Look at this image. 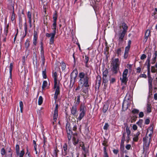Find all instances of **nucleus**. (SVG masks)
Masks as SVG:
<instances>
[{"label": "nucleus", "instance_id": "obj_36", "mask_svg": "<svg viewBox=\"0 0 157 157\" xmlns=\"http://www.w3.org/2000/svg\"><path fill=\"white\" fill-rule=\"evenodd\" d=\"M57 73L55 72L53 74V76L54 78V83L55 82H57Z\"/></svg>", "mask_w": 157, "mask_h": 157}, {"label": "nucleus", "instance_id": "obj_24", "mask_svg": "<svg viewBox=\"0 0 157 157\" xmlns=\"http://www.w3.org/2000/svg\"><path fill=\"white\" fill-rule=\"evenodd\" d=\"M108 106L107 103H105L104 105L103 108V111L104 113H105L107 110Z\"/></svg>", "mask_w": 157, "mask_h": 157}, {"label": "nucleus", "instance_id": "obj_3", "mask_svg": "<svg viewBox=\"0 0 157 157\" xmlns=\"http://www.w3.org/2000/svg\"><path fill=\"white\" fill-rule=\"evenodd\" d=\"M111 64L113 67V72L116 74L119 70V60L118 59H112Z\"/></svg>", "mask_w": 157, "mask_h": 157}, {"label": "nucleus", "instance_id": "obj_46", "mask_svg": "<svg viewBox=\"0 0 157 157\" xmlns=\"http://www.w3.org/2000/svg\"><path fill=\"white\" fill-rule=\"evenodd\" d=\"M42 74L43 78H46V71L45 70L44 71H42Z\"/></svg>", "mask_w": 157, "mask_h": 157}, {"label": "nucleus", "instance_id": "obj_40", "mask_svg": "<svg viewBox=\"0 0 157 157\" xmlns=\"http://www.w3.org/2000/svg\"><path fill=\"white\" fill-rule=\"evenodd\" d=\"M25 154L24 151L23 150H22L21 151L20 153L18 155H19V157H23Z\"/></svg>", "mask_w": 157, "mask_h": 157}, {"label": "nucleus", "instance_id": "obj_63", "mask_svg": "<svg viewBox=\"0 0 157 157\" xmlns=\"http://www.w3.org/2000/svg\"><path fill=\"white\" fill-rule=\"evenodd\" d=\"M68 139L69 140H70L71 138V134L67 135Z\"/></svg>", "mask_w": 157, "mask_h": 157}, {"label": "nucleus", "instance_id": "obj_53", "mask_svg": "<svg viewBox=\"0 0 157 157\" xmlns=\"http://www.w3.org/2000/svg\"><path fill=\"white\" fill-rule=\"evenodd\" d=\"M133 140L135 141H137L138 140V136H135L133 138Z\"/></svg>", "mask_w": 157, "mask_h": 157}, {"label": "nucleus", "instance_id": "obj_57", "mask_svg": "<svg viewBox=\"0 0 157 157\" xmlns=\"http://www.w3.org/2000/svg\"><path fill=\"white\" fill-rule=\"evenodd\" d=\"M69 124H67L66 126V130H68V131H71V129L69 127Z\"/></svg>", "mask_w": 157, "mask_h": 157}, {"label": "nucleus", "instance_id": "obj_55", "mask_svg": "<svg viewBox=\"0 0 157 157\" xmlns=\"http://www.w3.org/2000/svg\"><path fill=\"white\" fill-rule=\"evenodd\" d=\"M144 116V113L142 112H140L139 114V117H142Z\"/></svg>", "mask_w": 157, "mask_h": 157}, {"label": "nucleus", "instance_id": "obj_56", "mask_svg": "<svg viewBox=\"0 0 157 157\" xmlns=\"http://www.w3.org/2000/svg\"><path fill=\"white\" fill-rule=\"evenodd\" d=\"M131 147V145L128 144L125 147L128 150H129Z\"/></svg>", "mask_w": 157, "mask_h": 157}, {"label": "nucleus", "instance_id": "obj_7", "mask_svg": "<svg viewBox=\"0 0 157 157\" xmlns=\"http://www.w3.org/2000/svg\"><path fill=\"white\" fill-rule=\"evenodd\" d=\"M89 86H85L84 85H82V95L84 96V98H85V96L86 97L87 96L88 92V87Z\"/></svg>", "mask_w": 157, "mask_h": 157}, {"label": "nucleus", "instance_id": "obj_38", "mask_svg": "<svg viewBox=\"0 0 157 157\" xmlns=\"http://www.w3.org/2000/svg\"><path fill=\"white\" fill-rule=\"evenodd\" d=\"M126 132L127 135H129L131 133V131L129 129V128L127 126L126 127Z\"/></svg>", "mask_w": 157, "mask_h": 157}, {"label": "nucleus", "instance_id": "obj_44", "mask_svg": "<svg viewBox=\"0 0 157 157\" xmlns=\"http://www.w3.org/2000/svg\"><path fill=\"white\" fill-rule=\"evenodd\" d=\"M109 126V124L107 123H105V125L104 126L103 128L105 130H107Z\"/></svg>", "mask_w": 157, "mask_h": 157}, {"label": "nucleus", "instance_id": "obj_52", "mask_svg": "<svg viewBox=\"0 0 157 157\" xmlns=\"http://www.w3.org/2000/svg\"><path fill=\"white\" fill-rule=\"evenodd\" d=\"M146 58V56L144 54H143L140 57V59L142 60H143L145 58Z\"/></svg>", "mask_w": 157, "mask_h": 157}, {"label": "nucleus", "instance_id": "obj_33", "mask_svg": "<svg viewBox=\"0 0 157 157\" xmlns=\"http://www.w3.org/2000/svg\"><path fill=\"white\" fill-rule=\"evenodd\" d=\"M16 150L17 155H18L19 153V146L18 144L16 145Z\"/></svg>", "mask_w": 157, "mask_h": 157}, {"label": "nucleus", "instance_id": "obj_37", "mask_svg": "<svg viewBox=\"0 0 157 157\" xmlns=\"http://www.w3.org/2000/svg\"><path fill=\"white\" fill-rule=\"evenodd\" d=\"M47 85V82L46 81H44L43 82V85L42 86V88L43 89H44V88H45Z\"/></svg>", "mask_w": 157, "mask_h": 157}, {"label": "nucleus", "instance_id": "obj_5", "mask_svg": "<svg viewBox=\"0 0 157 157\" xmlns=\"http://www.w3.org/2000/svg\"><path fill=\"white\" fill-rule=\"evenodd\" d=\"M128 72V70L127 69H125L123 73L122 78H120V79L121 81L123 83H124L125 84H126L128 81V78H127V75Z\"/></svg>", "mask_w": 157, "mask_h": 157}, {"label": "nucleus", "instance_id": "obj_10", "mask_svg": "<svg viewBox=\"0 0 157 157\" xmlns=\"http://www.w3.org/2000/svg\"><path fill=\"white\" fill-rule=\"evenodd\" d=\"M125 33H126L124 32V31H123L120 34L118 39L119 44V45L122 44L124 40L123 38Z\"/></svg>", "mask_w": 157, "mask_h": 157}, {"label": "nucleus", "instance_id": "obj_9", "mask_svg": "<svg viewBox=\"0 0 157 157\" xmlns=\"http://www.w3.org/2000/svg\"><path fill=\"white\" fill-rule=\"evenodd\" d=\"M58 104H56V108L54 110V115H53V120L54 121L53 122V124H54V122H56L57 118L58 117Z\"/></svg>", "mask_w": 157, "mask_h": 157}, {"label": "nucleus", "instance_id": "obj_13", "mask_svg": "<svg viewBox=\"0 0 157 157\" xmlns=\"http://www.w3.org/2000/svg\"><path fill=\"white\" fill-rule=\"evenodd\" d=\"M9 9H10L12 11V13L11 17V20L12 21H13L16 18L15 15L14 13V6L12 4L10 6V7H9Z\"/></svg>", "mask_w": 157, "mask_h": 157}, {"label": "nucleus", "instance_id": "obj_20", "mask_svg": "<svg viewBox=\"0 0 157 157\" xmlns=\"http://www.w3.org/2000/svg\"><path fill=\"white\" fill-rule=\"evenodd\" d=\"M77 112V108L76 106H73L72 107L71 109V113L74 116H75V114Z\"/></svg>", "mask_w": 157, "mask_h": 157}, {"label": "nucleus", "instance_id": "obj_28", "mask_svg": "<svg viewBox=\"0 0 157 157\" xmlns=\"http://www.w3.org/2000/svg\"><path fill=\"white\" fill-rule=\"evenodd\" d=\"M44 157L46 156V152L47 151H49L50 150V149L48 147H46V146H44Z\"/></svg>", "mask_w": 157, "mask_h": 157}, {"label": "nucleus", "instance_id": "obj_51", "mask_svg": "<svg viewBox=\"0 0 157 157\" xmlns=\"http://www.w3.org/2000/svg\"><path fill=\"white\" fill-rule=\"evenodd\" d=\"M130 47H129V46H127L125 48V52H126L128 53V52L129 51V50Z\"/></svg>", "mask_w": 157, "mask_h": 157}, {"label": "nucleus", "instance_id": "obj_23", "mask_svg": "<svg viewBox=\"0 0 157 157\" xmlns=\"http://www.w3.org/2000/svg\"><path fill=\"white\" fill-rule=\"evenodd\" d=\"M122 26L123 29V31H124V32L126 33V30L128 29V26L124 23H123L122 24Z\"/></svg>", "mask_w": 157, "mask_h": 157}, {"label": "nucleus", "instance_id": "obj_15", "mask_svg": "<svg viewBox=\"0 0 157 157\" xmlns=\"http://www.w3.org/2000/svg\"><path fill=\"white\" fill-rule=\"evenodd\" d=\"M148 82L149 83V89L150 90L151 89H152V81L153 79L149 75L148 76Z\"/></svg>", "mask_w": 157, "mask_h": 157}, {"label": "nucleus", "instance_id": "obj_60", "mask_svg": "<svg viewBox=\"0 0 157 157\" xmlns=\"http://www.w3.org/2000/svg\"><path fill=\"white\" fill-rule=\"evenodd\" d=\"M25 36L26 34H27V26L26 25H25Z\"/></svg>", "mask_w": 157, "mask_h": 157}, {"label": "nucleus", "instance_id": "obj_41", "mask_svg": "<svg viewBox=\"0 0 157 157\" xmlns=\"http://www.w3.org/2000/svg\"><path fill=\"white\" fill-rule=\"evenodd\" d=\"M37 39V37H34L33 43L35 45H36V44Z\"/></svg>", "mask_w": 157, "mask_h": 157}, {"label": "nucleus", "instance_id": "obj_59", "mask_svg": "<svg viewBox=\"0 0 157 157\" xmlns=\"http://www.w3.org/2000/svg\"><path fill=\"white\" fill-rule=\"evenodd\" d=\"M115 81V79L114 78H112L110 80V82L111 83H113Z\"/></svg>", "mask_w": 157, "mask_h": 157}, {"label": "nucleus", "instance_id": "obj_47", "mask_svg": "<svg viewBox=\"0 0 157 157\" xmlns=\"http://www.w3.org/2000/svg\"><path fill=\"white\" fill-rule=\"evenodd\" d=\"M104 157H108V155L106 151V147H104Z\"/></svg>", "mask_w": 157, "mask_h": 157}, {"label": "nucleus", "instance_id": "obj_26", "mask_svg": "<svg viewBox=\"0 0 157 157\" xmlns=\"http://www.w3.org/2000/svg\"><path fill=\"white\" fill-rule=\"evenodd\" d=\"M147 107V112L149 113H150L151 112V104L148 103Z\"/></svg>", "mask_w": 157, "mask_h": 157}, {"label": "nucleus", "instance_id": "obj_11", "mask_svg": "<svg viewBox=\"0 0 157 157\" xmlns=\"http://www.w3.org/2000/svg\"><path fill=\"white\" fill-rule=\"evenodd\" d=\"M41 60L42 61L43 65L44 66L45 63V59L44 54V51H43V44L42 42L41 43Z\"/></svg>", "mask_w": 157, "mask_h": 157}, {"label": "nucleus", "instance_id": "obj_58", "mask_svg": "<svg viewBox=\"0 0 157 157\" xmlns=\"http://www.w3.org/2000/svg\"><path fill=\"white\" fill-rule=\"evenodd\" d=\"M137 126L136 124H134L132 126V128L134 130H136L137 129Z\"/></svg>", "mask_w": 157, "mask_h": 157}, {"label": "nucleus", "instance_id": "obj_39", "mask_svg": "<svg viewBox=\"0 0 157 157\" xmlns=\"http://www.w3.org/2000/svg\"><path fill=\"white\" fill-rule=\"evenodd\" d=\"M85 62L86 64V67H87V63L88 62V61H89V58L87 56H85Z\"/></svg>", "mask_w": 157, "mask_h": 157}, {"label": "nucleus", "instance_id": "obj_25", "mask_svg": "<svg viewBox=\"0 0 157 157\" xmlns=\"http://www.w3.org/2000/svg\"><path fill=\"white\" fill-rule=\"evenodd\" d=\"M122 109L124 110L127 109L128 108L127 104L125 102H124L122 105Z\"/></svg>", "mask_w": 157, "mask_h": 157}, {"label": "nucleus", "instance_id": "obj_4", "mask_svg": "<svg viewBox=\"0 0 157 157\" xmlns=\"http://www.w3.org/2000/svg\"><path fill=\"white\" fill-rule=\"evenodd\" d=\"M54 89L55 90V93L54 97V99L56 100L57 98V96L60 93L59 87L57 82L54 83Z\"/></svg>", "mask_w": 157, "mask_h": 157}, {"label": "nucleus", "instance_id": "obj_43", "mask_svg": "<svg viewBox=\"0 0 157 157\" xmlns=\"http://www.w3.org/2000/svg\"><path fill=\"white\" fill-rule=\"evenodd\" d=\"M13 64L12 63H11L10 65V75H11V72L13 68Z\"/></svg>", "mask_w": 157, "mask_h": 157}, {"label": "nucleus", "instance_id": "obj_64", "mask_svg": "<svg viewBox=\"0 0 157 157\" xmlns=\"http://www.w3.org/2000/svg\"><path fill=\"white\" fill-rule=\"evenodd\" d=\"M142 123V120H140L139 121L137 122L136 124H137L139 125L140 124H141Z\"/></svg>", "mask_w": 157, "mask_h": 157}, {"label": "nucleus", "instance_id": "obj_6", "mask_svg": "<svg viewBox=\"0 0 157 157\" xmlns=\"http://www.w3.org/2000/svg\"><path fill=\"white\" fill-rule=\"evenodd\" d=\"M151 139V136H147V135H146L145 137L143 138L144 143L146 147H147L149 146Z\"/></svg>", "mask_w": 157, "mask_h": 157}, {"label": "nucleus", "instance_id": "obj_18", "mask_svg": "<svg viewBox=\"0 0 157 157\" xmlns=\"http://www.w3.org/2000/svg\"><path fill=\"white\" fill-rule=\"evenodd\" d=\"M150 33L151 31L149 29L147 30L146 32H145L144 36V40H145V42H146L147 40L148 37L151 36Z\"/></svg>", "mask_w": 157, "mask_h": 157}, {"label": "nucleus", "instance_id": "obj_42", "mask_svg": "<svg viewBox=\"0 0 157 157\" xmlns=\"http://www.w3.org/2000/svg\"><path fill=\"white\" fill-rule=\"evenodd\" d=\"M6 153V151L4 148H2L1 149V154L2 155H4Z\"/></svg>", "mask_w": 157, "mask_h": 157}, {"label": "nucleus", "instance_id": "obj_8", "mask_svg": "<svg viewBox=\"0 0 157 157\" xmlns=\"http://www.w3.org/2000/svg\"><path fill=\"white\" fill-rule=\"evenodd\" d=\"M86 109V107L83 105L81 106L80 108V111H81V113L80 114L78 118V119L79 120H81L83 117L85 113Z\"/></svg>", "mask_w": 157, "mask_h": 157}, {"label": "nucleus", "instance_id": "obj_1", "mask_svg": "<svg viewBox=\"0 0 157 157\" xmlns=\"http://www.w3.org/2000/svg\"><path fill=\"white\" fill-rule=\"evenodd\" d=\"M53 19L54 20V23L53 24L52 29L53 30V32L52 33L46 34V36L49 37H51L50 39V44H52L54 43V38L56 34V21L57 19V13L56 11H55V13L53 15Z\"/></svg>", "mask_w": 157, "mask_h": 157}, {"label": "nucleus", "instance_id": "obj_27", "mask_svg": "<svg viewBox=\"0 0 157 157\" xmlns=\"http://www.w3.org/2000/svg\"><path fill=\"white\" fill-rule=\"evenodd\" d=\"M43 102V98L42 96H40L39 97L38 101V105H40Z\"/></svg>", "mask_w": 157, "mask_h": 157}, {"label": "nucleus", "instance_id": "obj_30", "mask_svg": "<svg viewBox=\"0 0 157 157\" xmlns=\"http://www.w3.org/2000/svg\"><path fill=\"white\" fill-rule=\"evenodd\" d=\"M19 105H20V108L21 112V113H22L23 106V102L22 101H20V102Z\"/></svg>", "mask_w": 157, "mask_h": 157}, {"label": "nucleus", "instance_id": "obj_34", "mask_svg": "<svg viewBox=\"0 0 157 157\" xmlns=\"http://www.w3.org/2000/svg\"><path fill=\"white\" fill-rule=\"evenodd\" d=\"M60 64L61 66L62 67V70H64L66 68L65 64L63 62H62Z\"/></svg>", "mask_w": 157, "mask_h": 157}, {"label": "nucleus", "instance_id": "obj_2", "mask_svg": "<svg viewBox=\"0 0 157 157\" xmlns=\"http://www.w3.org/2000/svg\"><path fill=\"white\" fill-rule=\"evenodd\" d=\"M78 76L80 78L79 81L80 83L82 85H84L85 86H89V78L87 74H85L83 72H81L79 73Z\"/></svg>", "mask_w": 157, "mask_h": 157}, {"label": "nucleus", "instance_id": "obj_50", "mask_svg": "<svg viewBox=\"0 0 157 157\" xmlns=\"http://www.w3.org/2000/svg\"><path fill=\"white\" fill-rule=\"evenodd\" d=\"M137 117H133L131 118V122L132 123L136 121Z\"/></svg>", "mask_w": 157, "mask_h": 157}, {"label": "nucleus", "instance_id": "obj_45", "mask_svg": "<svg viewBox=\"0 0 157 157\" xmlns=\"http://www.w3.org/2000/svg\"><path fill=\"white\" fill-rule=\"evenodd\" d=\"M132 113H138L139 112V110L137 109H134L132 110Z\"/></svg>", "mask_w": 157, "mask_h": 157}, {"label": "nucleus", "instance_id": "obj_32", "mask_svg": "<svg viewBox=\"0 0 157 157\" xmlns=\"http://www.w3.org/2000/svg\"><path fill=\"white\" fill-rule=\"evenodd\" d=\"M155 66H152L151 67V71L152 73H154L157 72V69H155Z\"/></svg>", "mask_w": 157, "mask_h": 157}, {"label": "nucleus", "instance_id": "obj_21", "mask_svg": "<svg viewBox=\"0 0 157 157\" xmlns=\"http://www.w3.org/2000/svg\"><path fill=\"white\" fill-rule=\"evenodd\" d=\"M107 76H103V82L104 83V85L105 86H106L107 84L106 83L108 81V78H107Z\"/></svg>", "mask_w": 157, "mask_h": 157}, {"label": "nucleus", "instance_id": "obj_54", "mask_svg": "<svg viewBox=\"0 0 157 157\" xmlns=\"http://www.w3.org/2000/svg\"><path fill=\"white\" fill-rule=\"evenodd\" d=\"M67 145L66 144H65L63 146V147L64 151H66L67 150Z\"/></svg>", "mask_w": 157, "mask_h": 157}, {"label": "nucleus", "instance_id": "obj_35", "mask_svg": "<svg viewBox=\"0 0 157 157\" xmlns=\"http://www.w3.org/2000/svg\"><path fill=\"white\" fill-rule=\"evenodd\" d=\"M25 47L26 48H28L29 46V41L28 40H27L25 42Z\"/></svg>", "mask_w": 157, "mask_h": 157}, {"label": "nucleus", "instance_id": "obj_19", "mask_svg": "<svg viewBox=\"0 0 157 157\" xmlns=\"http://www.w3.org/2000/svg\"><path fill=\"white\" fill-rule=\"evenodd\" d=\"M101 78L100 76L98 75L97 77L96 85L99 87L101 83Z\"/></svg>", "mask_w": 157, "mask_h": 157}, {"label": "nucleus", "instance_id": "obj_48", "mask_svg": "<svg viewBox=\"0 0 157 157\" xmlns=\"http://www.w3.org/2000/svg\"><path fill=\"white\" fill-rule=\"evenodd\" d=\"M121 48H118L117 52V56H119V55L121 54Z\"/></svg>", "mask_w": 157, "mask_h": 157}, {"label": "nucleus", "instance_id": "obj_49", "mask_svg": "<svg viewBox=\"0 0 157 157\" xmlns=\"http://www.w3.org/2000/svg\"><path fill=\"white\" fill-rule=\"evenodd\" d=\"M58 151H59L57 149V148H56L55 149V150H54V154H55V156H58L57 153L58 152Z\"/></svg>", "mask_w": 157, "mask_h": 157}, {"label": "nucleus", "instance_id": "obj_14", "mask_svg": "<svg viewBox=\"0 0 157 157\" xmlns=\"http://www.w3.org/2000/svg\"><path fill=\"white\" fill-rule=\"evenodd\" d=\"M151 57V52H149L148 54V55L147 56V59L146 61V63H147V67L148 70V72L149 73L150 71V59Z\"/></svg>", "mask_w": 157, "mask_h": 157}, {"label": "nucleus", "instance_id": "obj_12", "mask_svg": "<svg viewBox=\"0 0 157 157\" xmlns=\"http://www.w3.org/2000/svg\"><path fill=\"white\" fill-rule=\"evenodd\" d=\"M126 135V133L124 132L123 133V136H122L121 141V147L120 149L121 150L123 151L124 150V141L125 140V137Z\"/></svg>", "mask_w": 157, "mask_h": 157}, {"label": "nucleus", "instance_id": "obj_22", "mask_svg": "<svg viewBox=\"0 0 157 157\" xmlns=\"http://www.w3.org/2000/svg\"><path fill=\"white\" fill-rule=\"evenodd\" d=\"M157 56V52L155 51L154 54V57L152 59V61L151 62L152 64H154L155 62L156 59V57Z\"/></svg>", "mask_w": 157, "mask_h": 157}, {"label": "nucleus", "instance_id": "obj_17", "mask_svg": "<svg viewBox=\"0 0 157 157\" xmlns=\"http://www.w3.org/2000/svg\"><path fill=\"white\" fill-rule=\"evenodd\" d=\"M77 76V74L76 73H75L74 71H73L71 75V82L72 81H74L76 78Z\"/></svg>", "mask_w": 157, "mask_h": 157}, {"label": "nucleus", "instance_id": "obj_31", "mask_svg": "<svg viewBox=\"0 0 157 157\" xmlns=\"http://www.w3.org/2000/svg\"><path fill=\"white\" fill-rule=\"evenodd\" d=\"M27 17L29 19V21H31V13L30 11H28L27 13Z\"/></svg>", "mask_w": 157, "mask_h": 157}, {"label": "nucleus", "instance_id": "obj_16", "mask_svg": "<svg viewBox=\"0 0 157 157\" xmlns=\"http://www.w3.org/2000/svg\"><path fill=\"white\" fill-rule=\"evenodd\" d=\"M153 125H151V127L147 129V133H149L148 136H151L153 133Z\"/></svg>", "mask_w": 157, "mask_h": 157}, {"label": "nucleus", "instance_id": "obj_29", "mask_svg": "<svg viewBox=\"0 0 157 157\" xmlns=\"http://www.w3.org/2000/svg\"><path fill=\"white\" fill-rule=\"evenodd\" d=\"M108 74V70L106 69L103 72V76H107Z\"/></svg>", "mask_w": 157, "mask_h": 157}, {"label": "nucleus", "instance_id": "obj_62", "mask_svg": "<svg viewBox=\"0 0 157 157\" xmlns=\"http://www.w3.org/2000/svg\"><path fill=\"white\" fill-rule=\"evenodd\" d=\"M150 120L149 119H146L145 121V124H148L149 123Z\"/></svg>", "mask_w": 157, "mask_h": 157}, {"label": "nucleus", "instance_id": "obj_61", "mask_svg": "<svg viewBox=\"0 0 157 157\" xmlns=\"http://www.w3.org/2000/svg\"><path fill=\"white\" fill-rule=\"evenodd\" d=\"M82 149H83V151H84V153H87V151L86 150V149L85 148V147L84 146V145H83L82 146Z\"/></svg>", "mask_w": 157, "mask_h": 157}]
</instances>
